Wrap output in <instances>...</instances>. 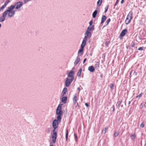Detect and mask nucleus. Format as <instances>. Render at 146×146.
Wrapping results in <instances>:
<instances>
[{"mask_svg": "<svg viewBox=\"0 0 146 146\" xmlns=\"http://www.w3.org/2000/svg\"><path fill=\"white\" fill-rule=\"evenodd\" d=\"M68 136V131L67 130L66 131V141L67 140Z\"/></svg>", "mask_w": 146, "mask_h": 146, "instance_id": "30", "label": "nucleus"}, {"mask_svg": "<svg viewBox=\"0 0 146 146\" xmlns=\"http://www.w3.org/2000/svg\"><path fill=\"white\" fill-rule=\"evenodd\" d=\"M88 29H89V28L88 27L85 34V36L84 38L86 40L87 38H90L91 36V33L90 32V31L88 30Z\"/></svg>", "mask_w": 146, "mask_h": 146, "instance_id": "3", "label": "nucleus"}, {"mask_svg": "<svg viewBox=\"0 0 146 146\" xmlns=\"http://www.w3.org/2000/svg\"><path fill=\"white\" fill-rule=\"evenodd\" d=\"M73 100V101L74 103V104H75L77 102V100H78V99L77 98V96H76V94L74 95Z\"/></svg>", "mask_w": 146, "mask_h": 146, "instance_id": "21", "label": "nucleus"}, {"mask_svg": "<svg viewBox=\"0 0 146 146\" xmlns=\"http://www.w3.org/2000/svg\"><path fill=\"white\" fill-rule=\"evenodd\" d=\"M27 2H28V1H24V2H25V3H27Z\"/></svg>", "mask_w": 146, "mask_h": 146, "instance_id": "47", "label": "nucleus"}, {"mask_svg": "<svg viewBox=\"0 0 146 146\" xmlns=\"http://www.w3.org/2000/svg\"><path fill=\"white\" fill-rule=\"evenodd\" d=\"M118 0H117V1H116L115 3V4L114 5V6H116V5L117 4L118 2Z\"/></svg>", "mask_w": 146, "mask_h": 146, "instance_id": "40", "label": "nucleus"}, {"mask_svg": "<svg viewBox=\"0 0 146 146\" xmlns=\"http://www.w3.org/2000/svg\"><path fill=\"white\" fill-rule=\"evenodd\" d=\"M74 69H75L74 68H72V70H74Z\"/></svg>", "mask_w": 146, "mask_h": 146, "instance_id": "48", "label": "nucleus"}, {"mask_svg": "<svg viewBox=\"0 0 146 146\" xmlns=\"http://www.w3.org/2000/svg\"><path fill=\"white\" fill-rule=\"evenodd\" d=\"M88 70L91 72H93L95 70V69L93 66H90L88 67Z\"/></svg>", "mask_w": 146, "mask_h": 146, "instance_id": "16", "label": "nucleus"}, {"mask_svg": "<svg viewBox=\"0 0 146 146\" xmlns=\"http://www.w3.org/2000/svg\"><path fill=\"white\" fill-rule=\"evenodd\" d=\"M67 97L66 96L63 97L62 100V102H63L64 104L66 103L67 100Z\"/></svg>", "mask_w": 146, "mask_h": 146, "instance_id": "20", "label": "nucleus"}, {"mask_svg": "<svg viewBox=\"0 0 146 146\" xmlns=\"http://www.w3.org/2000/svg\"><path fill=\"white\" fill-rule=\"evenodd\" d=\"M141 106H142V107H143V105L142 103H141Z\"/></svg>", "mask_w": 146, "mask_h": 146, "instance_id": "46", "label": "nucleus"}, {"mask_svg": "<svg viewBox=\"0 0 146 146\" xmlns=\"http://www.w3.org/2000/svg\"><path fill=\"white\" fill-rule=\"evenodd\" d=\"M132 17V13L131 12H130L128 14L125 21L126 24H128L131 22Z\"/></svg>", "mask_w": 146, "mask_h": 146, "instance_id": "2", "label": "nucleus"}, {"mask_svg": "<svg viewBox=\"0 0 146 146\" xmlns=\"http://www.w3.org/2000/svg\"><path fill=\"white\" fill-rule=\"evenodd\" d=\"M80 57L79 55H78L77 57V58L76 59V60L74 63V64L75 65H76L80 62Z\"/></svg>", "mask_w": 146, "mask_h": 146, "instance_id": "15", "label": "nucleus"}, {"mask_svg": "<svg viewBox=\"0 0 146 146\" xmlns=\"http://www.w3.org/2000/svg\"><path fill=\"white\" fill-rule=\"evenodd\" d=\"M110 21V18H109L108 19L107 21H106V22L107 23V25H108L109 22Z\"/></svg>", "mask_w": 146, "mask_h": 146, "instance_id": "36", "label": "nucleus"}, {"mask_svg": "<svg viewBox=\"0 0 146 146\" xmlns=\"http://www.w3.org/2000/svg\"><path fill=\"white\" fill-rule=\"evenodd\" d=\"M15 14V11H13L7 12V15H8V17L11 18L13 17Z\"/></svg>", "mask_w": 146, "mask_h": 146, "instance_id": "12", "label": "nucleus"}, {"mask_svg": "<svg viewBox=\"0 0 146 146\" xmlns=\"http://www.w3.org/2000/svg\"><path fill=\"white\" fill-rule=\"evenodd\" d=\"M7 16V14L4 12L3 13L1 16H0V22H3L4 21L5 19V18Z\"/></svg>", "mask_w": 146, "mask_h": 146, "instance_id": "8", "label": "nucleus"}, {"mask_svg": "<svg viewBox=\"0 0 146 146\" xmlns=\"http://www.w3.org/2000/svg\"><path fill=\"white\" fill-rule=\"evenodd\" d=\"M74 74V71L72 70H71L68 75V77L71 78L70 79H72L73 80H74V76L73 75Z\"/></svg>", "mask_w": 146, "mask_h": 146, "instance_id": "10", "label": "nucleus"}, {"mask_svg": "<svg viewBox=\"0 0 146 146\" xmlns=\"http://www.w3.org/2000/svg\"><path fill=\"white\" fill-rule=\"evenodd\" d=\"M107 130L106 127H105L104 129H103L102 130V133H104V134H105Z\"/></svg>", "mask_w": 146, "mask_h": 146, "instance_id": "31", "label": "nucleus"}, {"mask_svg": "<svg viewBox=\"0 0 146 146\" xmlns=\"http://www.w3.org/2000/svg\"><path fill=\"white\" fill-rule=\"evenodd\" d=\"M138 50H143V48L142 47H139L138 48Z\"/></svg>", "mask_w": 146, "mask_h": 146, "instance_id": "39", "label": "nucleus"}, {"mask_svg": "<svg viewBox=\"0 0 146 146\" xmlns=\"http://www.w3.org/2000/svg\"><path fill=\"white\" fill-rule=\"evenodd\" d=\"M58 121L59 122V121L57 119H55L54 120L52 123V126L54 128V129L55 130L58 127Z\"/></svg>", "mask_w": 146, "mask_h": 146, "instance_id": "6", "label": "nucleus"}, {"mask_svg": "<svg viewBox=\"0 0 146 146\" xmlns=\"http://www.w3.org/2000/svg\"><path fill=\"white\" fill-rule=\"evenodd\" d=\"M88 27L89 28V29H88V30L90 31H92L94 30V25H92L90 27Z\"/></svg>", "mask_w": 146, "mask_h": 146, "instance_id": "24", "label": "nucleus"}, {"mask_svg": "<svg viewBox=\"0 0 146 146\" xmlns=\"http://www.w3.org/2000/svg\"><path fill=\"white\" fill-rule=\"evenodd\" d=\"M119 132L118 131H116L114 133V136L115 137H117L119 135Z\"/></svg>", "mask_w": 146, "mask_h": 146, "instance_id": "26", "label": "nucleus"}, {"mask_svg": "<svg viewBox=\"0 0 146 146\" xmlns=\"http://www.w3.org/2000/svg\"><path fill=\"white\" fill-rule=\"evenodd\" d=\"M127 29H125L123 30L120 33V37H119V38L120 39H121L122 38H121V37H123L127 33Z\"/></svg>", "mask_w": 146, "mask_h": 146, "instance_id": "13", "label": "nucleus"}, {"mask_svg": "<svg viewBox=\"0 0 146 146\" xmlns=\"http://www.w3.org/2000/svg\"><path fill=\"white\" fill-rule=\"evenodd\" d=\"M107 17L105 15H102V18L101 24L103 23L105 21Z\"/></svg>", "mask_w": 146, "mask_h": 146, "instance_id": "19", "label": "nucleus"}, {"mask_svg": "<svg viewBox=\"0 0 146 146\" xmlns=\"http://www.w3.org/2000/svg\"><path fill=\"white\" fill-rule=\"evenodd\" d=\"M114 84H111L110 85V88L111 90H113V89Z\"/></svg>", "mask_w": 146, "mask_h": 146, "instance_id": "28", "label": "nucleus"}, {"mask_svg": "<svg viewBox=\"0 0 146 146\" xmlns=\"http://www.w3.org/2000/svg\"><path fill=\"white\" fill-rule=\"evenodd\" d=\"M61 110L62 105L60 104L58 105L56 110V114L57 115V119L59 121V123L60 122L62 119L61 117L62 113Z\"/></svg>", "mask_w": 146, "mask_h": 146, "instance_id": "1", "label": "nucleus"}, {"mask_svg": "<svg viewBox=\"0 0 146 146\" xmlns=\"http://www.w3.org/2000/svg\"><path fill=\"white\" fill-rule=\"evenodd\" d=\"M145 104H146V102H145Z\"/></svg>", "mask_w": 146, "mask_h": 146, "instance_id": "53", "label": "nucleus"}, {"mask_svg": "<svg viewBox=\"0 0 146 146\" xmlns=\"http://www.w3.org/2000/svg\"><path fill=\"white\" fill-rule=\"evenodd\" d=\"M82 71V68H80L79 70H78V73L77 74V75L78 76H80V75H81V73Z\"/></svg>", "mask_w": 146, "mask_h": 146, "instance_id": "23", "label": "nucleus"}, {"mask_svg": "<svg viewBox=\"0 0 146 146\" xmlns=\"http://www.w3.org/2000/svg\"><path fill=\"white\" fill-rule=\"evenodd\" d=\"M123 1H124V0H122L121 2V4L123 3Z\"/></svg>", "mask_w": 146, "mask_h": 146, "instance_id": "44", "label": "nucleus"}, {"mask_svg": "<svg viewBox=\"0 0 146 146\" xmlns=\"http://www.w3.org/2000/svg\"><path fill=\"white\" fill-rule=\"evenodd\" d=\"M80 88H77V90L79 91V92L80 91Z\"/></svg>", "mask_w": 146, "mask_h": 146, "instance_id": "45", "label": "nucleus"}, {"mask_svg": "<svg viewBox=\"0 0 146 146\" xmlns=\"http://www.w3.org/2000/svg\"><path fill=\"white\" fill-rule=\"evenodd\" d=\"M10 1L9 0H7L4 3V4L0 8V11H1L10 2Z\"/></svg>", "mask_w": 146, "mask_h": 146, "instance_id": "11", "label": "nucleus"}, {"mask_svg": "<svg viewBox=\"0 0 146 146\" xmlns=\"http://www.w3.org/2000/svg\"><path fill=\"white\" fill-rule=\"evenodd\" d=\"M134 74H135V75H136L137 72H134Z\"/></svg>", "mask_w": 146, "mask_h": 146, "instance_id": "50", "label": "nucleus"}, {"mask_svg": "<svg viewBox=\"0 0 146 146\" xmlns=\"http://www.w3.org/2000/svg\"><path fill=\"white\" fill-rule=\"evenodd\" d=\"M23 5V3L22 2L20 1L16 3L14 5L15 7V8L17 9L20 8Z\"/></svg>", "mask_w": 146, "mask_h": 146, "instance_id": "9", "label": "nucleus"}, {"mask_svg": "<svg viewBox=\"0 0 146 146\" xmlns=\"http://www.w3.org/2000/svg\"><path fill=\"white\" fill-rule=\"evenodd\" d=\"M144 123H143V122H142L140 125V127L141 128H143L144 127Z\"/></svg>", "mask_w": 146, "mask_h": 146, "instance_id": "35", "label": "nucleus"}, {"mask_svg": "<svg viewBox=\"0 0 146 146\" xmlns=\"http://www.w3.org/2000/svg\"><path fill=\"white\" fill-rule=\"evenodd\" d=\"M15 8V6L13 5H11L10 6L8 7L7 8V9L5 11H4L7 14V12H11L14 11H13V9Z\"/></svg>", "mask_w": 146, "mask_h": 146, "instance_id": "7", "label": "nucleus"}, {"mask_svg": "<svg viewBox=\"0 0 146 146\" xmlns=\"http://www.w3.org/2000/svg\"><path fill=\"white\" fill-rule=\"evenodd\" d=\"M87 40L85 38H84L81 45V47L82 48H84L85 47L86 44V41Z\"/></svg>", "mask_w": 146, "mask_h": 146, "instance_id": "14", "label": "nucleus"}, {"mask_svg": "<svg viewBox=\"0 0 146 146\" xmlns=\"http://www.w3.org/2000/svg\"><path fill=\"white\" fill-rule=\"evenodd\" d=\"M55 130L54 129L53 130V134L52 135V142L55 143L56 142V139L57 137V133L56 132Z\"/></svg>", "mask_w": 146, "mask_h": 146, "instance_id": "5", "label": "nucleus"}, {"mask_svg": "<svg viewBox=\"0 0 146 146\" xmlns=\"http://www.w3.org/2000/svg\"><path fill=\"white\" fill-rule=\"evenodd\" d=\"M50 146H54V145H50Z\"/></svg>", "mask_w": 146, "mask_h": 146, "instance_id": "51", "label": "nucleus"}, {"mask_svg": "<svg viewBox=\"0 0 146 146\" xmlns=\"http://www.w3.org/2000/svg\"><path fill=\"white\" fill-rule=\"evenodd\" d=\"M130 104V101H129L128 102V104L129 105V104Z\"/></svg>", "mask_w": 146, "mask_h": 146, "instance_id": "49", "label": "nucleus"}, {"mask_svg": "<svg viewBox=\"0 0 146 146\" xmlns=\"http://www.w3.org/2000/svg\"><path fill=\"white\" fill-rule=\"evenodd\" d=\"M142 94V93H141L140 94H139L138 96H137L136 97V98H139L140 97H141V96Z\"/></svg>", "mask_w": 146, "mask_h": 146, "instance_id": "34", "label": "nucleus"}, {"mask_svg": "<svg viewBox=\"0 0 146 146\" xmlns=\"http://www.w3.org/2000/svg\"><path fill=\"white\" fill-rule=\"evenodd\" d=\"M97 13V10H95L92 14V17L94 18L96 17V15Z\"/></svg>", "mask_w": 146, "mask_h": 146, "instance_id": "22", "label": "nucleus"}, {"mask_svg": "<svg viewBox=\"0 0 146 146\" xmlns=\"http://www.w3.org/2000/svg\"><path fill=\"white\" fill-rule=\"evenodd\" d=\"M93 23V21L92 20H91L89 24L90 26H91L92 25V24Z\"/></svg>", "mask_w": 146, "mask_h": 146, "instance_id": "37", "label": "nucleus"}, {"mask_svg": "<svg viewBox=\"0 0 146 146\" xmlns=\"http://www.w3.org/2000/svg\"><path fill=\"white\" fill-rule=\"evenodd\" d=\"M95 66L96 68H99V62H97L95 64Z\"/></svg>", "mask_w": 146, "mask_h": 146, "instance_id": "29", "label": "nucleus"}, {"mask_svg": "<svg viewBox=\"0 0 146 146\" xmlns=\"http://www.w3.org/2000/svg\"><path fill=\"white\" fill-rule=\"evenodd\" d=\"M86 60H87V59L86 58H85V59H84L83 61V63L84 64Z\"/></svg>", "mask_w": 146, "mask_h": 146, "instance_id": "42", "label": "nucleus"}, {"mask_svg": "<svg viewBox=\"0 0 146 146\" xmlns=\"http://www.w3.org/2000/svg\"><path fill=\"white\" fill-rule=\"evenodd\" d=\"M135 134H133L132 135H131L130 136V137L131 138V139H132V140H134L135 138Z\"/></svg>", "mask_w": 146, "mask_h": 146, "instance_id": "27", "label": "nucleus"}, {"mask_svg": "<svg viewBox=\"0 0 146 146\" xmlns=\"http://www.w3.org/2000/svg\"><path fill=\"white\" fill-rule=\"evenodd\" d=\"M73 80L72 79H70L68 77L66 78L65 82V85L66 87H68L70 85L71 83L72 82Z\"/></svg>", "mask_w": 146, "mask_h": 146, "instance_id": "4", "label": "nucleus"}, {"mask_svg": "<svg viewBox=\"0 0 146 146\" xmlns=\"http://www.w3.org/2000/svg\"><path fill=\"white\" fill-rule=\"evenodd\" d=\"M84 48H81L79 50L78 52V55L81 56H82L83 53V50Z\"/></svg>", "mask_w": 146, "mask_h": 146, "instance_id": "17", "label": "nucleus"}, {"mask_svg": "<svg viewBox=\"0 0 146 146\" xmlns=\"http://www.w3.org/2000/svg\"><path fill=\"white\" fill-rule=\"evenodd\" d=\"M67 91V88L65 87L63 88L62 92V96L65 95L66 94Z\"/></svg>", "mask_w": 146, "mask_h": 146, "instance_id": "18", "label": "nucleus"}, {"mask_svg": "<svg viewBox=\"0 0 146 146\" xmlns=\"http://www.w3.org/2000/svg\"><path fill=\"white\" fill-rule=\"evenodd\" d=\"M108 7H109L108 5H107V6L105 7V13H106L107 12L108 9Z\"/></svg>", "mask_w": 146, "mask_h": 146, "instance_id": "33", "label": "nucleus"}, {"mask_svg": "<svg viewBox=\"0 0 146 146\" xmlns=\"http://www.w3.org/2000/svg\"><path fill=\"white\" fill-rule=\"evenodd\" d=\"M121 104V102L120 101H119L117 102L116 106H117V107H119V105Z\"/></svg>", "mask_w": 146, "mask_h": 146, "instance_id": "32", "label": "nucleus"}, {"mask_svg": "<svg viewBox=\"0 0 146 146\" xmlns=\"http://www.w3.org/2000/svg\"><path fill=\"white\" fill-rule=\"evenodd\" d=\"M112 109H113L112 111H114V110H115V107H114V105H113V106H112Z\"/></svg>", "mask_w": 146, "mask_h": 146, "instance_id": "41", "label": "nucleus"}, {"mask_svg": "<svg viewBox=\"0 0 146 146\" xmlns=\"http://www.w3.org/2000/svg\"><path fill=\"white\" fill-rule=\"evenodd\" d=\"M74 136L76 137L75 140L76 141L77 140V135L76 133L74 134Z\"/></svg>", "mask_w": 146, "mask_h": 146, "instance_id": "38", "label": "nucleus"}, {"mask_svg": "<svg viewBox=\"0 0 146 146\" xmlns=\"http://www.w3.org/2000/svg\"><path fill=\"white\" fill-rule=\"evenodd\" d=\"M85 105L87 107H88L89 106V105L87 103H86L85 104Z\"/></svg>", "mask_w": 146, "mask_h": 146, "instance_id": "43", "label": "nucleus"}, {"mask_svg": "<svg viewBox=\"0 0 146 146\" xmlns=\"http://www.w3.org/2000/svg\"><path fill=\"white\" fill-rule=\"evenodd\" d=\"M127 21H129V19H128V20L127 19Z\"/></svg>", "mask_w": 146, "mask_h": 146, "instance_id": "52", "label": "nucleus"}, {"mask_svg": "<svg viewBox=\"0 0 146 146\" xmlns=\"http://www.w3.org/2000/svg\"><path fill=\"white\" fill-rule=\"evenodd\" d=\"M102 0H98L97 2V5L98 6H100L102 4Z\"/></svg>", "mask_w": 146, "mask_h": 146, "instance_id": "25", "label": "nucleus"}]
</instances>
